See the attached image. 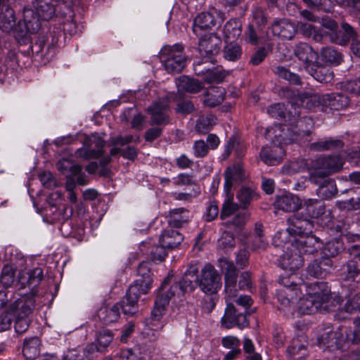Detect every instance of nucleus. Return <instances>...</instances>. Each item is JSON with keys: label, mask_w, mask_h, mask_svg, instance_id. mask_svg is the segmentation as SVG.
Listing matches in <instances>:
<instances>
[{"label": "nucleus", "mask_w": 360, "mask_h": 360, "mask_svg": "<svg viewBox=\"0 0 360 360\" xmlns=\"http://www.w3.org/2000/svg\"><path fill=\"white\" fill-rule=\"evenodd\" d=\"M297 278L295 274L282 276L280 278L279 283L282 287L277 292V298L281 305L284 307L293 305L297 301V297L302 294L303 289L309 293V295L316 298L321 304L328 300L330 290L327 283L316 282L309 285L303 283L298 286L295 282Z\"/></svg>", "instance_id": "f257e3e1"}, {"label": "nucleus", "mask_w": 360, "mask_h": 360, "mask_svg": "<svg viewBox=\"0 0 360 360\" xmlns=\"http://www.w3.org/2000/svg\"><path fill=\"white\" fill-rule=\"evenodd\" d=\"M299 100L301 105L306 108H312L317 105H321L326 111L340 110L345 109L349 105L348 97L340 93L328 94L324 95H319L317 94H305L302 95Z\"/></svg>", "instance_id": "f03ea898"}, {"label": "nucleus", "mask_w": 360, "mask_h": 360, "mask_svg": "<svg viewBox=\"0 0 360 360\" xmlns=\"http://www.w3.org/2000/svg\"><path fill=\"white\" fill-rule=\"evenodd\" d=\"M159 58L169 73H179L186 65V56L181 44L165 46L159 53Z\"/></svg>", "instance_id": "7ed1b4c3"}, {"label": "nucleus", "mask_w": 360, "mask_h": 360, "mask_svg": "<svg viewBox=\"0 0 360 360\" xmlns=\"http://www.w3.org/2000/svg\"><path fill=\"white\" fill-rule=\"evenodd\" d=\"M343 165L342 160L339 156H328L319 158L311 161V169L313 172L309 175V181L318 184L316 177L325 176L340 170Z\"/></svg>", "instance_id": "20e7f679"}, {"label": "nucleus", "mask_w": 360, "mask_h": 360, "mask_svg": "<svg viewBox=\"0 0 360 360\" xmlns=\"http://www.w3.org/2000/svg\"><path fill=\"white\" fill-rule=\"evenodd\" d=\"M289 222L290 225L286 231L276 233L274 239V243H276V240L283 241L288 236L289 238H299L311 234L313 232L314 222L311 219L302 218L297 214L291 217Z\"/></svg>", "instance_id": "39448f33"}, {"label": "nucleus", "mask_w": 360, "mask_h": 360, "mask_svg": "<svg viewBox=\"0 0 360 360\" xmlns=\"http://www.w3.org/2000/svg\"><path fill=\"white\" fill-rule=\"evenodd\" d=\"M224 19V13L212 8L195 17L193 24V31L196 36H200L202 30L220 27Z\"/></svg>", "instance_id": "423d86ee"}, {"label": "nucleus", "mask_w": 360, "mask_h": 360, "mask_svg": "<svg viewBox=\"0 0 360 360\" xmlns=\"http://www.w3.org/2000/svg\"><path fill=\"white\" fill-rule=\"evenodd\" d=\"M294 53L300 60L303 62L304 68L314 78L319 80L317 70L321 71L317 63L318 53L313 50L311 46L306 43H300L295 49Z\"/></svg>", "instance_id": "0eeeda50"}, {"label": "nucleus", "mask_w": 360, "mask_h": 360, "mask_svg": "<svg viewBox=\"0 0 360 360\" xmlns=\"http://www.w3.org/2000/svg\"><path fill=\"white\" fill-rule=\"evenodd\" d=\"M105 141L98 134H92L86 136L83 147L75 151L77 158L84 160L98 158L103 153Z\"/></svg>", "instance_id": "6e6552de"}, {"label": "nucleus", "mask_w": 360, "mask_h": 360, "mask_svg": "<svg viewBox=\"0 0 360 360\" xmlns=\"http://www.w3.org/2000/svg\"><path fill=\"white\" fill-rule=\"evenodd\" d=\"M199 287L207 294H214L221 288L220 276L212 265L206 264L201 270Z\"/></svg>", "instance_id": "1a4fd4ad"}, {"label": "nucleus", "mask_w": 360, "mask_h": 360, "mask_svg": "<svg viewBox=\"0 0 360 360\" xmlns=\"http://www.w3.org/2000/svg\"><path fill=\"white\" fill-rule=\"evenodd\" d=\"M169 281V276L165 279L159 290V295L155 302V307L151 312V319L153 322L159 321L165 311L166 307L169 302V300L175 295L177 290V285H173L169 290L165 293L164 292L166 285Z\"/></svg>", "instance_id": "9d476101"}, {"label": "nucleus", "mask_w": 360, "mask_h": 360, "mask_svg": "<svg viewBox=\"0 0 360 360\" xmlns=\"http://www.w3.org/2000/svg\"><path fill=\"white\" fill-rule=\"evenodd\" d=\"M221 326L226 328H231L235 326L243 328L248 326L245 309L240 311L233 304L228 303L224 315L221 318Z\"/></svg>", "instance_id": "9b49d317"}, {"label": "nucleus", "mask_w": 360, "mask_h": 360, "mask_svg": "<svg viewBox=\"0 0 360 360\" xmlns=\"http://www.w3.org/2000/svg\"><path fill=\"white\" fill-rule=\"evenodd\" d=\"M219 266L225 276V291L230 297H236V285L238 278V270L233 262L226 258L219 259Z\"/></svg>", "instance_id": "f8f14e48"}, {"label": "nucleus", "mask_w": 360, "mask_h": 360, "mask_svg": "<svg viewBox=\"0 0 360 360\" xmlns=\"http://www.w3.org/2000/svg\"><path fill=\"white\" fill-rule=\"evenodd\" d=\"M221 46V39L215 34L205 35L199 41V53L204 60L203 63H213V56H216Z\"/></svg>", "instance_id": "ddd939ff"}, {"label": "nucleus", "mask_w": 360, "mask_h": 360, "mask_svg": "<svg viewBox=\"0 0 360 360\" xmlns=\"http://www.w3.org/2000/svg\"><path fill=\"white\" fill-rule=\"evenodd\" d=\"M276 246H281L284 249V254L281 256V266L283 269L290 271H295L303 265L304 259L302 254L297 250H291L290 242H285L283 245L281 243H274Z\"/></svg>", "instance_id": "4468645a"}, {"label": "nucleus", "mask_w": 360, "mask_h": 360, "mask_svg": "<svg viewBox=\"0 0 360 360\" xmlns=\"http://www.w3.org/2000/svg\"><path fill=\"white\" fill-rule=\"evenodd\" d=\"M169 105L167 99H161L153 103L148 108L150 116L151 124L156 125H166L169 123Z\"/></svg>", "instance_id": "2eb2a0df"}, {"label": "nucleus", "mask_w": 360, "mask_h": 360, "mask_svg": "<svg viewBox=\"0 0 360 360\" xmlns=\"http://www.w3.org/2000/svg\"><path fill=\"white\" fill-rule=\"evenodd\" d=\"M291 250H297L302 255L313 254L319 248V240L311 234L289 238Z\"/></svg>", "instance_id": "dca6fc26"}, {"label": "nucleus", "mask_w": 360, "mask_h": 360, "mask_svg": "<svg viewBox=\"0 0 360 360\" xmlns=\"http://www.w3.org/2000/svg\"><path fill=\"white\" fill-rule=\"evenodd\" d=\"M143 294L136 285H130L124 299L118 303L124 314L133 316L138 311V301L141 295Z\"/></svg>", "instance_id": "f3484780"}, {"label": "nucleus", "mask_w": 360, "mask_h": 360, "mask_svg": "<svg viewBox=\"0 0 360 360\" xmlns=\"http://www.w3.org/2000/svg\"><path fill=\"white\" fill-rule=\"evenodd\" d=\"M319 341L328 348L335 347L345 349L347 346L345 333L342 328H340L335 330L323 333L319 338Z\"/></svg>", "instance_id": "a211bd4d"}, {"label": "nucleus", "mask_w": 360, "mask_h": 360, "mask_svg": "<svg viewBox=\"0 0 360 360\" xmlns=\"http://www.w3.org/2000/svg\"><path fill=\"white\" fill-rule=\"evenodd\" d=\"M245 177V172L240 163L227 167L224 172V192H232V188L239 184Z\"/></svg>", "instance_id": "6ab92c4d"}, {"label": "nucleus", "mask_w": 360, "mask_h": 360, "mask_svg": "<svg viewBox=\"0 0 360 360\" xmlns=\"http://www.w3.org/2000/svg\"><path fill=\"white\" fill-rule=\"evenodd\" d=\"M35 306V300L32 295H25L18 298L11 304L10 309L15 316H29Z\"/></svg>", "instance_id": "aec40b11"}, {"label": "nucleus", "mask_w": 360, "mask_h": 360, "mask_svg": "<svg viewBox=\"0 0 360 360\" xmlns=\"http://www.w3.org/2000/svg\"><path fill=\"white\" fill-rule=\"evenodd\" d=\"M150 263L141 262L137 268V274L140 277L131 285H136L143 294L148 293L152 285L151 271Z\"/></svg>", "instance_id": "412c9836"}, {"label": "nucleus", "mask_w": 360, "mask_h": 360, "mask_svg": "<svg viewBox=\"0 0 360 360\" xmlns=\"http://www.w3.org/2000/svg\"><path fill=\"white\" fill-rule=\"evenodd\" d=\"M198 270L195 266H191L184 272V276L179 282L176 283L177 289L182 293L193 291L198 285H199V278L198 276Z\"/></svg>", "instance_id": "4be33fe9"}, {"label": "nucleus", "mask_w": 360, "mask_h": 360, "mask_svg": "<svg viewBox=\"0 0 360 360\" xmlns=\"http://www.w3.org/2000/svg\"><path fill=\"white\" fill-rule=\"evenodd\" d=\"M360 312V292L347 297L343 307H340L335 317L340 320L346 319L349 315Z\"/></svg>", "instance_id": "5701e85b"}, {"label": "nucleus", "mask_w": 360, "mask_h": 360, "mask_svg": "<svg viewBox=\"0 0 360 360\" xmlns=\"http://www.w3.org/2000/svg\"><path fill=\"white\" fill-rule=\"evenodd\" d=\"M271 30L275 36L285 39H291L296 32L295 26L287 19L275 21L271 25Z\"/></svg>", "instance_id": "b1692460"}, {"label": "nucleus", "mask_w": 360, "mask_h": 360, "mask_svg": "<svg viewBox=\"0 0 360 360\" xmlns=\"http://www.w3.org/2000/svg\"><path fill=\"white\" fill-rule=\"evenodd\" d=\"M57 169L65 176L67 174H75L77 182L79 185H85L87 180L85 174L82 172V167L79 165H72L67 160H59L56 165Z\"/></svg>", "instance_id": "393cba45"}, {"label": "nucleus", "mask_w": 360, "mask_h": 360, "mask_svg": "<svg viewBox=\"0 0 360 360\" xmlns=\"http://www.w3.org/2000/svg\"><path fill=\"white\" fill-rule=\"evenodd\" d=\"M132 136H126L124 137L117 136L112 140V144L115 146L110 150L112 155L121 153L122 155L129 160H134L136 157L137 152L135 148L128 146L126 149H120L118 146H122L132 141Z\"/></svg>", "instance_id": "a878e982"}, {"label": "nucleus", "mask_w": 360, "mask_h": 360, "mask_svg": "<svg viewBox=\"0 0 360 360\" xmlns=\"http://www.w3.org/2000/svg\"><path fill=\"white\" fill-rule=\"evenodd\" d=\"M332 266V261L328 257L316 259L307 269V274L314 278H323Z\"/></svg>", "instance_id": "bb28decb"}, {"label": "nucleus", "mask_w": 360, "mask_h": 360, "mask_svg": "<svg viewBox=\"0 0 360 360\" xmlns=\"http://www.w3.org/2000/svg\"><path fill=\"white\" fill-rule=\"evenodd\" d=\"M300 205V199L290 193L278 196L275 202V206L285 212H294L299 209Z\"/></svg>", "instance_id": "cd10ccee"}, {"label": "nucleus", "mask_w": 360, "mask_h": 360, "mask_svg": "<svg viewBox=\"0 0 360 360\" xmlns=\"http://www.w3.org/2000/svg\"><path fill=\"white\" fill-rule=\"evenodd\" d=\"M23 22L27 32L32 34L39 30L41 27L40 18L33 7L24 9Z\"/></svg>", "instance_id": "c85d7f7f"}, {"label": "nucleus", "mask_w": 360, "mask_h": 360, "mask_svg": "<svg viewBox=\"0 0 360 360\" xmlns=\"http://www.w3.org/2000/svg\"><path fill=\"white\" fill-rule=\"evenodd\" d=\"M184 237L178 231L172 229L164 230L160 237V243L167 249L177 248L183 241Z\"/></svg>", "instance_id": "c756f323"}, {"label": "nucleus", "mask_w": 360, "mask_h": 360, "mask_svg": "<svg viewBox=\"0 0 360 360\" xmlns=\"http://www.w3.org/2000/svg\"><path fill=\"white\" fill-rule=\"evenodd\" d=\"M283 155V150L281 148L274 146L273 148L264 147L260 152V158L269 165H275L281 162Z\"/></svg>", "instance_id": "7c9ffc66"}, {"label": "nucleus", "mask_w": 360, "mask_h": 360, "mask_svg": "<svg viewBox=\"0 0 360 360\" xmlns=\"http://www.w3.org/2000/svg\"><path fill=\"white\" fill-rule=\"evenodd\" d=\"M301 295L297 297L299 299V311L303 314H310L316 312L322 304L320 301L316 300L312 296L309 295V293L306 292V295L301 297Z\"/></svg>", "instance_id": "2f4dec72"}, {"label": "nucleus", "mask_w": 360, "mask_h": 360, "mask_svg": "<svg viewBox=\"0 0 360 360\" xmlns=\"http://www.w3.org/2000/svg\"><path fill=\"white\" fill-rule=\"evenodd\" d=\"M120 306L118 303L110 307L104 306L98 310L97 316L101 321L108 325L115 322L120 318Z\"/></svg>", "instance_id": "473e14b6"}, {"label": "nucleus", "mask_w": 360, "mask_h": 360, "mask_svg": "<svg viewBox=\"0 0 360 360\" xmlns=\"http://www.w3.org/2000/svg\"><path fill=\"white\" fill-rule=\"evenodd\" d=\"M41 341L38 338L25 339L22 347V354L26 360H34L40 353Z\"/></svg>", "instance_id": "72a5a7b5"}, {"label": "nucleus", "mask_w": 360, "mask_h": 360, "mask_svg": "<svg viewBox=\"0 0 360 360\" xmlns=\"http://www.w3.org/2000/svg\"><path fill=\"white\" fill-rule=\"evenodd\" d=\"M176 86L179 92L195 94L202 89V85L198 80L186 76H181L176 80Z\"/></svg>", "instance_id": "f704fd0d"}, {"label": "nucleus", "mask_w": 360, "mask_h": 360, "mask_svg": "<svg viewBox=\"0 0 360 360\" xmlns=\"http://www.w3.org/2000/svg\"><path fill=\"white\" fill-rule=\"evenodd\" d=\"M32 4L35 12L41 20H49L55 14L54 6L49 4L47 0H34Z\"/></svg>", "instance_id": "c9c22d12"}, {"label": "nucleus", "mask_w": 360, "mask_h": 360, "mask_svg": "<svg viewBox=\"0 0 360 360\" xmlns=\"http://www.w3.org/2000/svg\"><path fill=\"white\" fill-rule=\"evenodd\" d=\"M250 245L253 250H265L268 246V241L263 234L262 225L255 224L254 233L250 237Z\"/></svg>", "instance_id": "e433bc0d"}, {"label": "nucleus", "mask_w": 360, "mask_h": 360, "mask_svg": "<svg viewBox=\"0 0 360 360\" xmlns=\"http://www.w3.org/2000/svg\"><path fill=\"white\" fill-rule=\"evenodd\" d=\"M189 220V212L183 208L173 209L169 212L168 223L173 227H181Z\"/></svg>", "instance_id": "4c0bfd02"}, {"label": "nucleus", "mask_w": 360, "mask_h": 360, "mask_svg": "<svg viewBox=\"0 0 360 360\" xmlns=\"http://www.w3.org/2000/svg\"><path fill=\"white\" fill-rule=\"evenodd\" d=\"M319 177H316V181L319 182L317 184H320L319 188L317 190V194L323 199H330L337 193V188L334 181L328 179L321 178L319 181Z\"/></svg>", "instance_id": "58836bf2"}, {"label": "nucleus", "mask_w": 360, "mask_h": 360, "mask_svg": "<svg viewBox=\"0 0 360 360\" xmlns=\"http://www.w3.org/2000/svg\"><path fill=\"white\" fill-rule=\"evenodd\" d=\"M306 214L311 218H318L325 212L324 205L316 199H305L303 202Z\"/></svg>", "instance_id": "ea45409f"}, {"label": "nucleus", "mask_w": 360, "mask_h": 360, "mask_svg": "<svg viewBox=\"0 0 360 360\" xmlns=\"http://www.w3.org/2000/svg\"><path fill=\"white\" fill-rule=\"evenodd\" d=\"M241 32V25L236 20L228 21L224 27V37L229 42L237 39L240 36Z\"/></svg>", "instance_id": "a19ab883"}, {"label": "nucleus", "mask_w": 360, "mask_h": 360, "mask_svg": "<svg viewBox=\"0 0 360 360\" xmlns=\"http://www.w3.org/2000/svg\"><path fill=\"white\" fill-rule=\"evenodd\" d=\"M343 142L340 139H329L321 140L310 144V149L315 151H322L333 149H339L343 147Z\"/></svg>", "instance_id": "79ce46f5"}, {"label": "nucleus", "mask_w": 360, "mask_h": 360, "mask_svg": "<svg viewBox=\"0 0 360 360\" xmlns=\"http://www.w3.org/2000/svg\"><path fill=\"white\" fill-rule=\"evenodd\" d=\"M225 199L221 207V212L220 217L222 219H225L229 217L235 212H236L240 207L239 205L235 203L233 201V193L232 192H224Z\"/></svg>", "instance_id": "37998d69"}, {"label": "nucleus", "mask_w": 360, "mask_h": 360, "mask_svg": "<svg viewBox=\"0 0 360 360\" xmlns=\"http://www.w3.org/2000/svg\"><path fill=\"white\" fill-rule=\"evenodd\" d=\"M216 121L213 115H202L196 121L195 130L200 134H206L216 124Z\"/></svg>", "instance_id": "c03bdc74"}, {"label": "nucleus", "mask_w": 360, "mask_h": 360, "mask_svg": "<svg viewBox=\"0 0 360 360\" xmlns=\"http://www.w3.org/2000/svg\"><path fill=\"white\" fill-rule=\"evenodd\" d=\"M304 170L310 171V173L313 172V169H311V162L309 164L305 160H299L291 162L288 165H285L282 167V172L290 175L303 172Z\"/></svg>", "instance_id": "a18cd8bd"}, {"label": "nucleus", "mask_w": 360, "mask_h": 360, "mask_svg": "<svg viewBox=\"0 0 360 360\" xmlns=\"http://www.w3.org/2000/svg\"><path fill=\"white\" fill-rule=\"evenodd\" d=\"M240 207L246 209L252 201L257 198V193L251 188L247 187L241 188L236 194Z\"/></svg>", "instance_id": "49530a36"}, {"label": "nucleus", "mask_w": 360, "mask_h": 360, "mask_svg": "<svg viewBox=\"0 0 360 360\" xmlns=\"http://www.w3.org/2000/svg\"><path fill=\"white\" fill-rule=\"evenodd\" d=\"M15 24L14 11L9 6L0 13V28L4 32H9Z\"/></svg>", "instance_id": "de8ad7c7"}, {"label": "nucleus", "mask_w": 360, "mask_h": 360, "mask_svg": "<svg viewBox=\"0 0 360 360\" xmlns=\"http://www.w3.org/2000/svg\"><path fill=\"white\" fill-rule=\"evenodd\" d=\"M286 355L289 360H304L306 356L305 347L298 340H293L291 345L287 348Z\"/></svg>", "instance_id": "09e8293b"}, {"label": "nucleus", "mask_w": 360, "mask_h": 360, "mask_svg": "<svg viewBox=\"0 0 360 360\" xmlns=\"http://www.w3.org/2000/svg\"><path fill=\"white\" fill-rule=\"evenodd\" d=\"M321 56L323 60L330 64L338 65L342 61V54L332 46L323 48Z\"/></svg>", "instance_id": "8fccbe9b"}, {"label": "nucleus", "mask_w": 360, "mask_h": 360, "mask_svg": "<svg viewBox=\"0 0 360 360\" xmlns=\"http://www.w3.org/2000/svg\"><path fill=\"white\" fill-rule=\"evenodd\" d=\"M113 340L112 333L107 329L99 331L96 336V345L99 349L104 352L105 349L111 344Z\"/></svg>", "instance_id": "3c124183"}, {"label": "nucleus", "mask_w": 360, "mask_h": 360, "mask_svg": "<svg viewBox=\"0 0 360 360\" xmlns=\"http://www.w3.org/2000/svg\"><path fill=\"white\" fill-rule=\"evenodd\" d=\"M15 281V269L9 264L5 265L0 275V285L7 288L12 285Z\"/></svg>", "instance_id": "603ef678"}, {"label": "nucleus", "mask_w": 360, "mask_h": 360, "mask_svg": "<svg viewBox=\"0 0 360 360\" xmlns=\"http://www.w3.org/2000/svg\"><path fill=\"white\" fill-rule=\"evenodd\" d=\"M225 98L224 89H217L207 94L204 103L206 105L214 107L223 102Z\"/></svg>", "instance_id": "864d4df0"}, {"label": "nucleus", "mask_w": 360, "mask_h": 360, "mask_svg": "<svg viewBox=\"0 0 360 360\" xmlns=\"http://www.w3.org/2000/svg\"><path fill=\"white\" fill-rule=\"evenodd\" d=\"M242 54V50L238 44H233L230 42L224 49V57L229 61H235L238 60Z\"/></svg>", "instance_id": "5fc2aeb1"}, {"label": "nucleus", "mask_w": 360, "mask_h": 360, "mask_svg": "<svg viewBox=\"0 0 360 360\" xmlns=\"http://www.w3.org/2000/svg\"><path fill=\"white\" fill-rule=\"evenodd\" d=\"M276 74L281 78H283L290 83L293 84H300V77L291 72L289 70L283 68V67H277L275 71Z\"/></svg>", "instance_id": "6e6d98bb"}, {"label": "nucleus", "mask_w": 360, "mask_h": 360, "mask_svg": "<svg viewBox=\"0 0 360 360\" xmlns=\"http://www.w3.org/2000/svg\"><path fill=\"white\" fill-rule=\"evenodd\" d=\"M226 76L224 71L219 69L211 70L210 68L206 69V77L205 81L207 83L217 82L219 83L222 82Z\"/></svg>", "instance_id": "4d7b16f0"}, {"label": "nucleus", "mask_w": 360, "mask_h": 360, "mask_svg": "<svg viewBox=\"0 0 360 360\" xmlns=\"http://www.w3.org/2000/svg\"><path fill=\"white\" fill-rule=\"evenodd\" d=\"M27 285L30 288H34L39 285L43 278V271L41 268H35L27 273Z\"/></svg>", "instance_id": "13d9d810"}, {"label": "nucleus", "mask_w": 360, "mask_h": 360, "mask_svg": "<svg viewBox=\"0 0 360 360\" xmlns=\"http://www.w3.org/2000/svg\"><path fill=\"white\" fill-rule=\"evenodd\" d=\"M360 205V198H352L345 201H337L336 206L340 210H359Z\"/></svg>", "instance_id": "bf43d9fd"}, {"label": "nucleus", "mask_w": 360, "mask_h": 360, "mask_svg": "<svg viewBox=\"0 0 360 360\" xmlns=\"http://www.w3.org/2000/svg\"><path fill=\"white\" fill-rule=\"evenodd\" d=\"M346 340L347 343L352 342L353 344H358L360 342V317H358L354 321V330L345 333Z\"/></svg>", "instance_id": "052dcab7"}, {"label": "nucleus", "mask_w": 360, "mask_h": 360, "mask_svg": "<svg viewBox=\"0 0 360 360\" xmlns=\"http://www.w3.org/2000/svg\"><path fill=\"white\" fill-rule=\"evenodd\" d=\"M342 271L344 274H346L345 279L347 280H353L360 274V270L358 269L355 261H349L346 265L343 266Z\"/></svg>", "instance_id": "680f3d73"}, {"label": "nucleus", "mask_w": 360, "mask_h": 360, "mask_svg": "<svg viewBox=\"0 0 360 360\" xmlns=\"http://www.w3.org/2000/svg\"><path fill=\"white\" fill-rule=\"evenodd\" d=\"M82 354L84 355V360H94L98 356V352L103 351L99 349V347L95 344L91 343L86 346L84 349H80Z\"/></svg>", "instance_id": "e2e57ef3"}, {"label": "nucleus", "mask_w": 360, "mask_h": 360, "mask_svg": "<svg viewBox=\"0 0 360 360\" xmlns=\"http://www.w3.org/2000/svg\"><path fill=\"white\" fill-rule=\"evenodd\" d=\"M236 240L233 235L228 231L223 232L219 240V245L224 249H228L234 247Z\"/></svg>", "instance_id": "0e129e2a"}, {"label": "nucleus", "mask_w": 360, "mask_h": 360, "mask_svg": "<svg viewBox=\"0 0 360 360\" xmlns=\"http://www.w3.org/2000/svg\"><path fill=\"white\" fill-rule=\"evenodd\" d=\"M166 249H167V248L165 245H162V244L153 248L150 251L152 259L155 262L163 261L167 256Z\"/></svg>", "instance_id": "69168bd1"}, {"label": "nucleus", "mask_w": 360, "mask_h": 360, "mask_svg": "<svg viewBox=\"0 0 360 360\" xmlns=\"http://www.w3.org/2000/svg\"><path fill=\"white\" fill-rule=\"evenodd\" d=\"M285 108L282 103H276L270 105L267 109L268 114L274 118L284 117L285 115Z\"/></svg>", "instance_id": "338daca9"}, {"label": "nucleus", "mask_w": 360, "mask_h": 360, "mask_svg": "<svg viewBox=\"0 0 360 360\" xmlns=\"http://www.w3.org/2000/svg\"><path fill=\"white\" fill-rule=\"evenodd\" d=\"M30 325V319L29 316L23 317V316H16V319L15 321L14 328L15 332L19 334H22L25 333L29 328Z\"/></svg>", "instance_id": "774afa93"}]
</instances>
